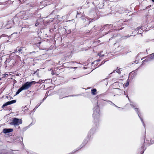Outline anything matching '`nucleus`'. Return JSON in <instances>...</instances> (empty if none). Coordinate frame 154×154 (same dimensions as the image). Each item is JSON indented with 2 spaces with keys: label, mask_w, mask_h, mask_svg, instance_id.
<instances>
[{
  "label": "nucleus",
  "mask_w": 154,
  "mask_h": 154,
  "mask_svg": "<svg viewBox=\"0 0 154 154\" xmlns=\"http://www.w3.org/2000/svg\"><path fill=\"white\" fill-rule=\"evenodd\" d=\"M46 98V97H45V98L44 97V99H43V100H42L43 101H44V100H45V98Z\"/></svg>",
  "instance_id": "nucleus-34"
},
{
  "label": "nucleus",
  "mask_w": 154,
  "mask_h": 154,
  "mask_svg": "<svg viewBox=\"0 0 154 154\" xmlns=\"http://www.w3.org/2000/svg\"><path fill=\"white\" fill-rule=\"evenodd\" d=\"M91 22V21H90L89 22V23H90V22Z\"/></svg>",
  "instance_id": "nucleus-41"
},
{
  "label": "nucleus",
  "mask_w": 154,
  "mask_h": 154,
  "mask_svg": "<svg viewBox=\"0 0 154 154\" xmlns=\"http://www.w3.org/2000/svg\"><path fill=\"white\" fill-rule=\"evenodd\" d=\"M13 131V129L11 128H5L3 129V132L5 134H6L12 132Z\"/></svg>",
  "instance_id": "nucleus-6"
},
{
  "label": "nucleus",
  "mask_w": 154,
  "mask_h": 154,
  "mask_svg": "<svg viewBox=\"0 0 154 154\" xmlns=\"http://www.w3.org/2000/svg\"><path fill=\"white\" fill-rule=\"evenodd\" d=\"M149 60H148V59H145V60H143V63L142 64H143V63L144 62H147Z\"/></svg>",
  "instance_id": "nucleus-19"
},
{
  "label": "nucleus",
  "mask_w": 154,
  "mask_h": 154,
  "mask_svg": "<svg viewBox=\"0 0 154 154\" xmlns=\"http://www.w3.org/2000/svg\"><path fill=\"white\" fill-rule=\"evenodd\" d=\"M11 22L10 21L8 22V24H7V27L8 28H11V26H10L9 27L8 26V24L9 23H10Z\"/></svg>",
  "instance_id": "nucleus-17"
},
{
  "label": "nucleus",
  "mask_w": 154,
  "mask_h": 154,
  "mask_svg": "<svg viewBox=\"0 0 154 154\" xmlns=\"http://www.w3.org/2000/svg\"><path fill=\"white\" fill-rule=\"evenodd\" d=\"M115 89H118V90H120V89H119V88H115Z\"/></svg>",
  "instance_id": "nucleus-32"
},
{
  "label": "nucleus",
  "mask_w": 154,
  "mask_h": 154,
  "mask_svg": "<svg viewBox=\"0 0 154 154\" xmlns=\"http://www.w3.org/2000/svg\"><path fill=\"white\" fill-rule=\"evenodd\" d=\"M36 83V82L34 81L31 82H27L23 85L21 88L23 90H27L32 85H35Z\"/></svg>",
  "instance_id": "nucleus-2"
},
{
  "label": "nucleus",
  "mask_w": 154,
  "mask_h": 154,
  "mask_svg": "<svg viewBox=\"0 0 154 154\" xmlns=\"http://www.w3.org/2000/svg\"><path fill=\"white\" fill-rule=\"evenodd\" d=\"M116 72L119 74H120L121 73L119 69L117 70Z\"/></svg>",
  "instance_id": "nucleus-24"
},
{
  "label": "nucleus",
  "mask_w": 154,
  "mask_h": 154,
  "mask_svg": "<svg viewBox=\"0 0 154 154\" xmlns=\"http://www.w3.org/2000/svg\"><path fill=\"white\" fill-rule=\"evenodd\" d=\"M75 79V78H73V79Z\"/></svg>",
  "instance_id": "nucleus-44"
},
{
  "label": "nucleus",
  "mask_w": 154,
  "mask_h": 154,
  "mask_svg": "<svg viewBox=\"0 0 154 154\" xmlns=\"http://www.w3.org/2000/svg\"><path fill=\"white\" fill-rule=\"evenodd\" d=\"M22 123V120L21 119H18L17 118L13 119L12 122L11 124L14 126H18Z\"/></svg>",
  "instance_id": "nucleus-3"
},
{
  "label": "nucleus",
  "mask_w": 154,
  "mask_h": 154,
  "mask_svg": "<svg viewBox=\"0 0 154 154\" xmlns=\"http://www.w3.org/2000/svg\"><path fill=\"white\" fill-rule=\"evenodd\" d=\"M23 90L21 88H19L18 90L16 92V95H17L20 92H21Z\"/></svg>",
  "instance_id": "nucleus-10"
},
{
  "label": "nucleus",
  "mask_w": 154,
  "mask_h": 154,
  "mask_svg": "<svg viewBox=\"0 0 154 154\" xmlns=\"http://www.w3.org/2000/svg\"><path fill=\"white\" fill-rule=\"evenodd\" d=\"M124 94H125V95H126L125 93V91H124Z\"/></svg>",
  "instance_id": "nucleus-38"
},
{
  "label": "nucleus",
  "mask_w": 154,
  "mask_h": 154,
  "mask_svg": "<svg viewBox=\"0 0 154 154\" xmlns=\"http://www.w3.org/2000/svg\"><path fill=\"white\" fill-rule=\"evenodd\" d=\"M152 2H154V0H151Z\"/></svg>",
  "instance_id": "nucleus-40"
},
{
  "label": "nucleus",
  "mask_w": 154,
  "mask_h": 154,
  "mask_svg": "<svg viewBox=\"0 0 154 154\" xmlns=\"http://www.w3.org/2000/svg\"><path fill=\"white\" fill-rule=\"evenodd\" d=\"M129 84V81H128V80H127V82L125 84V86L126 87H127L128 85Z\"/></svg>",
  "instance_id": "nucleus-18"
},
{
  "label": "nucleus",
  "mask_w": 154,
  "mask_h": 154,
  "mask_svg": "<svg viewBox=\"0 0 154 154\" xmlns=\"http://www.w3.org/2000/svg\"><path fill=\"white\" fill-rule=\"evenodd\" d=\"M16 100H13L10 101H8L4 104L2 106V108H3L4 107L8 105L11 104H12L15 103L16 102Z\"/></svg>",
  "instance_id": "nucleus-4"
},
{
  "label": "nucleus",
  "mask_w": 154,
  "mask_h": 154,
  "mask_svg": "<svg viewBox=\"0 0 154 154\" xmlns=\"http://www.w3.org/2000/svg\"><path fill=\"white\" fill-rule=\"evenodd\" d=\"M144 152V150L142 152V153L141 154H143Z\"/></svg>",
  "instance_id": "nucleus-39"
},
{
  "label": "nucleus",
  "mask_w": 154,
  "mask_h": 154,
  "mask_svg": "<svg viewBox=\"0 0 154 154\" xmlns=\"http://www.w3.org/2000/svg\"><path fill=\"white\" fill-rule=\"evenodd\" d=\"M113 25H112V24H110V25H109V24H106V25H105L103 27V28H105V27H106V26H109L110 27H113Z\"/></svg>",
  "instance_id": "nucleus-12"
},
{
  "label": "nucleus",
  "mask_w": 154,
  "mask_h": 154,
  "mask_svg": "<svg viewBox=\"0 0 154 154\" xmlns=\"http://www.w3.org/2000/svg\"><path fill=\"white\" fill-rule=\"evenodd\" d=\"M63 98V97H62V98H60V99Z\"/></svg>",
  "instance_id": "nucleus-45"
},
{
  "label": "nucleus",
  "mask_w": 154,
  "mask_h": 154,
  "mask_svg": "<svg viewBox=\"0 0 154 154\" xmlns=\"http://www.w3.org/2000/svg\"><path fill=\"white\" fill-rule=\"evenodd\" d=\"M142 28V27H137L135 29V30L136 31H138V30H139L140 29H141Z\"/></svg>",
  "instance_id": "nucleus-15"
},
{
  "label": "nucleus",
  "mask_w": 154,
  "mask_h": 154,
  "mask_svg": "<svg viewBox=\"0 0 154 154\" xmlns=\"http://www.w3.org/2000/svg\"><path fill=\"white\" fill-rule=\"evenodd\" d=\"M106 61H102L101 62V64L99 66H100L101 65H102V64H103Z\"/></svg>",
  "instance_id": "nucleus-21"
},
{
  "label": "nucleus",
  "mask_w": 154,
  "mask_h": 154,
  "mask_svg": "<svg viewBox=\"0 0 154 154\" xmlns=\"http://www.w3.org/2000/svg\"><path fill=\"white\" fill-rule=\"evenodd\" d=\"M135 62L134 63H138V61H134Z\"/></svg>",
  "instance_id": "nucleus-30"
},
{
  "label": "nucleus",
  "mask_w": 154,
  "mask_h": 154,
  "mask_svg": "<svg viewBox=\"0 0 154 154\" xmlns=\"http://www.w3.org/2000/svg\"><path fill=\"white\" fill-rule=\"evenodd\" d=\"M4 76L5 77H7L8 76V74H4Z\"/></svg>",
  "instance_id": "nucleus-28"
},
{
  "label": "nucleus",
  "mask_w": 154,
  "mask_h": 154,
  "mask_svg": "<svg viewBox=\"0 0 154 154\" xmlns=\"http://www.w3.org/2000/svg\"><path fill=\"white\" fill-rule=\"evenodd\" d=\"M115 70H114V71H113V72H112L111 73H110V74H112V73H114V72H115Z\"/></svg>",
  "instance_id": "nucleus-33"
},
{
  "label": "nucleus",
  "mask_w": 154,
  "mask_h": 154,
  "mask_svg": "<svg viewBox=\"0 0 154 154\" xmlns=\"http://www.w3.org/2000/svg\"><path fill=\"white\" fill-rule=\"evenodd\" d=\"M23 47H21L19 48V47H17V49L15 51V52H17L18 51L19 52H20L21 54L22 53V49L23 48Z\"/></svg>",
  "instance_id": "nucleus-7"
},
{
  "label": "nucleus",
  "mask_w": 154,
  "mask_h": 154,
  "mask_svg": "<svg viewBox=\"0 0 154 154\" xmlns=\"http://www.w3.org/2000/svg\"><path fill=\"white\" fill-rule=\"evenodd\" d=\"M42 103V102H41L38 105H37L35 107V109H36L38 107L41 105V103Z\"/></svg>",
  "instance_id": "nucleus-23"
},
{
  "label": "nucleus",
  "mask_w": 154,
  "mask_h": 154,
  "mask_svg": "<svg viewBox=\"0 0 154 154\" xmlns=\"http://www.w3.org/2000/svg\"><path fill=\"white\" fill-rule=\"evenodd\" d=\"M95 130L96 128H93L90 130L89 133L90 134L91 133L92 134H93L94 133V132L95 131Z\"/></svg>",
  "instance_id": "nucleus-9"
},
{
  "label": "nucleus",
  "mask_w": 154,
  "mask_h": 154,
  "mask_svg": "<svg viewBox=\"0 0 154 154\" xmlns=\"http://www.w3.org/2000/svg\"><path fill=\"white\" fill-rule=\"evenodd\" d=\"M96 61H97V62H99L100 61V60L98 59Z\"/></svg>",
  "instance_id": "nucleus-29"
},
{
  "label": "nucleus",
  "mask_w": 154,
  "mask_h": 154,
  "mask_svg": "<svg viewBox=\"0 0 154 154\" xmlns=\"http://www.w3.org/2000/svg\"><path fill=\"white\" fill-rule=\"evenodd\" d=\"M98 55L100 57H103L104 56V54H102L101 52H100V53Z\"/></svg>",
  "instance_id": "nucleus-16"
},
{
  "label": "nucleus",
  "mask_w": 154,
  "mask_h": 154,
  "mask_svg": "<svg viewBox=\"0 0 154 154\" xmlns=\"http://www.w3.org/2000/svg\"><path fill=\"white\" fill-rule=\"evenodd\" d=\"M22 14H23V13H20L19 14V15L20 16V18L21 19H23L24 18V17H23L21 16V15H22Z\"/></svg>",
  "instance_id": "nucleus-14"
},
{
  "label": "nucleus",
  "mask_w": 154,
  "mask_h": 154,
  "mask_svg": "<svg viewBox=\"0 0 154 154\" xmlns=\"http://www.w3.org/2000/svg\"><path fill=\"white\" fill-rule=\"evenodd\" d=\"M110 102L111 103V105H114V106H115L116 107H117V106L116 105H115L111 101H110Z\"/></svg>",
  "instance_id": "nucleus-26"
},
{
  "label": "nucleus",
  "mask_w": 154,
  "mask_h": 154,
  "mask_svg": "<svg viewBox=\"0 0 154 154\" xmlns=\"http://www.w3.org/2000/svg\"><path fill=\"white\" fill-rule=\"evenodd\" d=\"M134 109L135 110V111L136 112H137L138 116L140 118V119L141 120V122H142L143 124V126L145 127V125L144 124V122H143V119L140 117V112L138 110V108H134Z\"/></svg>",
  "instance_id": "nucleus-5"
},
{
  "label": "nucleus",
  "mask_w": 154,
  "mask_h": 154,
  "mask_svg": "<svg viewBox=\"0 0 154 154\" xmlns=\"http://www.w3.org/2000/svg\"><path fill=\"white\" fill-rule=\"evenodd\" d=\"M143 30L141 29L140 32H138V34H140L142 33H143Z\"/></svg>",
  "instance_id": "nucleus-25"
},
{
  "label": "nucleus",
  "mask_w": 154,
  "mask_h": 154,
  "mask_svg": "<svg viewBox=\"0 0 154 154\" xmlns=\"http://www.w3.org/2000/svg\"><path fill=\"white\" fill-rule=\"evenodd\" d=\"M78 95H72L68 96H65V97H71V96H78Z\"/></svg>",
  "instance_id": "nucleus-20"
},
{
  "label": "nucleus",
  "mask_w": 154,
  "mask_h": 154,
  "mask_svg": "<svg viewBox=\"0 0 154 154\" xmlns=\"http://www.w3.org/2000/svg\"><path fill=\"white\" fill-rule=\"evenodd\" d=\"M149 58L150 60L153 59L154 58V54H152L150 55L149 57Z\"/></svg>",
  "instance_id": "nucleus-11"
},
{
  "label": "nucleus",
  "mask_w": 154,
  "mask_h": 154,
  "mask_svg": "<svg viewBox=\"0 0 154 154\" xmlns=\"http://www.w3.org/2000/svg\"><path fill=\"white\" fill-rule=\"evenodd\" d=\"M135 62L134 63H138V61H134Z\"/></svg>",
  "instance_id": "nucleus-31"
},
{
  "label": "nucleus",
  "mask_w": 154,
  "mask_h": 154,
  "mask_svg": "<svg viewBox=\"0 0 154 154\" xmlns=\"http://www.w3.org/2000/svg\"><path fill=\"white\" fill-rule=\"evenodd\" d=\"M4 35H2V36H4Z\"/></svg>",
  "instance_id": "nucleus-42"
},
{
  "label": "nucleus",
  "mask_w": 154,
  "mask_h": 154,
  "mask_svg": "<svg viewBox=\"0 0 154 154\" xmlns=\"http://www.w3.org/2000/svg\"><path fill=\"white\" fill-rule=\"evenodd\" d=\"M17 19V18L16 17H14V18H13V20H12V21H13V23H14V21L15 20H16Z\"/></svg>",
  "instance_id": "nucleus-22"
},
{
  "label": "nucleus",
  "mask_w": 154,
  "mask_h": 154,
  "mask_svg": "<svg viewBox=\"0 0 154 154\" xmlns=\"http://www.w3.org/2000/svg\"><path fill=\"white\" fill-rule=\"evenodd\" d=\"M93 117L94 119V125L97 128V125H98L99 122L100 112V109L98 106L97 105L95 106L93 108Z\"/></svg>",
  "instance_id": "nucleus-1"
},
{
  "label": "nucleus",
  "mask_w": 154,
  "mask_h": 154,
  "mask_svg": "<svg viewBox=\"0 0 154 154\" xmlns=\"http://www.w3.org/2000/svg\"><path fill=\"white\" fill-rule=\"evenodd\" d=\"M145 143V142L144 141L143 142V145L141 146V149H143V151L144 150V151H145V150L146 149V148H145L144 149V143Z\"/></svg>",
  "instance_id": "nucleus-13"
},
{
  "label": "nucleus",
  "mask_w": 154,
  "mask_h": 154,
  "mask_svg": "<svg viewBox=\"0 0 154 154\" xmlns=\"http://www.w3.org/2000/svg\"><path fill=\"white\" fill-rule=\"evenodd\" d=\"M36 109H35V107L33 109V111H35Z\"/></svg>",
  "instance_id": "nucleus-36"
},
{
  "label": "nucleus",
  "mask_w": 154,
  "mask_h": 154,
  "mask_svg": "<svg viewBox=\"0 0 154 154\" xmlns=\"http://www.w3.org/2000/svg\"><path fill=\"white\" fill-rule=\"evenodd\" d=\"M79 14V13H78V11L77 12V14L78 15Z\"/></svg>",
  "instance_id": "nucleus-37"
},
{
  "label": "nucleus",
  "mask_w": 154,
  "mask_h": 154,
  "mask_svg": "<svg viewBox=\"0 0 154 154\" xmlns=\"http://www.w3.org/2000/svg\"><path fill=\"white\" fill-rule=\"evenodd\" d=\"M97 90L96 89H93L91 90V92L93 95H95L96 94Z\"/></svg>",
  "instance_id": "nucleus-8"
},
{
  "label": "nucleus",
  "mask_w": 154,
  "mask_h": 154,
  "mask_svg": "<svg viewBox=\"0 0 154 154\" xmlns=\"http://www.w3.org/2000/svg\"><path fill=\"white\" fill-rule=\"evenodd\" d=\"M126 97H127L128 98V99L129 100V98L128 97V95H127L126 96Z\"/></svg>",
  "instance_id": "nucleus-35"
},
{
  "label": "nucleus",
  "mask_w": 154,
  "mask_h": 154,
  "mask_svg": "<svg viewBox=\"0 0 154 154\" xmlns=\"http://www.w3.org/2000/svg\"><path fill=\"white\" fill-rule=\"evenodd\" d=\"M131 106L133 108H134L135 107V106L133 104H131Z\"/></svg>",
  "instance_id": "nucleus-27"
},
{
  "label": "nucleus",
  "mask_w": 154,
  "mask_h": 154,
  "mask_svg": "<svg viewBox=\"0 0 154 154\" xmlns=\"http://www.w3.org/2000/svg\"><path fill=\"white\" fill-rule=\"evenodd\" d=\"M37 83H39L38 82H37Z\"/></svg>",
  "instance_id": "nucleus-43"
}]
</instances>
